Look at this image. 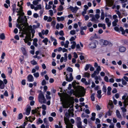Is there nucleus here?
I'll return each instance as SVG.
<instances>
[{
    "label": "nucleus",
    "mask_w": 128,
    "mask_h": 128,
    "mask_svg": "<svg viewBox=\"0 0 128 128\" xmlns=\"http://www.w3.org/2000/svg\"><path fill=\"white\" fill-rule=\"evenodd\" d=\"M100 43L105 46H106L108 45L109 46H112V44L110 42H108L107 40L101 39L100 40Z\"/></svg>",
    "instance_id": "nucleus-1"
},
{
    "label": "nucleus",
    "mask_w": 128,
    "mask_h": 128,
    "mask_svg": "<svg viewBox=\"0 0 128 128\" xmlns=\"http://www.w3.org/2000/svg\"><path fill=\"white\" fill-rule=\"evenodd\" d=\"M28 29L31 31V32L32 34V38H33L34 36V34L35 32V30L34 29L32 28V27L31 25L29 26H28Z\"/></svg>",
    "instance_id": "nucleus-2"
},
{
    "label": "nucleus",
    "mask_w": 128,
    "mask_h": 128,
    "mask_svg": "<svg viewBox=\"0 0 128 128\" xmlns=\"http://www.w3.org/2000/svg\"><path fill=\"white\" fill-rule=\"evenodd\" d=\"M26 16H24V18H21L20 19L21 23L26 24L27 25H28V23L27 22V19Z\"/></svg>",
    "instance_id": "nucleus-3"
},
{
    "label": "nucleus",
    "mask_w": 128,
    "mask_h": 128,
    "mask_svg": "<svg viewBox=\"0 0 128 128\" xmlns=\"http://www.w3.org/2000/svg\"><path fill=\"white\" fill-rule=\"evenodd\" d=\"M70 77L69 78H68L67 74L66 75V80L68 82L72 81L73 79V78L72 76V73H70Z\"/></svg>",
    "instance_id": "nucleus-4"
},
{
    "label": "nucleus",
    "mask_w": 128,
    "mask_h": 128,
    "mask_svg": "<svg viewBox=\"0 0 128 128\" xmlns=\"http://www.w3.org/2000/svg\"><path fill=\"white\" fill-rule=\"evenodd\" d=\"M44 94H40L38 96V98L39 102L42 104V100L44 99Z\"/></svg>",
    "instance_id": "nucleus-5"
},
{
    "label": "nucleus",
    "mask_w": 128,
    "mask_h": 128,
    "mask_svg": "<svg viewBox=\"0 0 128 128\" xmlns=\"http://www.w3.org/2000/svg\"><path fill=\"white\" fill-rule=\"evenodd\" d=\"M70 10L72 11V12H76L77 10L78 9V8L77 6H76L74 8L73 6H70L69 8Z\"/></svg>",
    "instance_id": "nucleus-6"
},
{
    "label": "nucleus",
    "mask_w": 128,
    "mask_h": 128,
    "mask_svg": "<svg viewBox=\"0 0 128 128\" xmlns=\"http://www.w3.org/2000/svg\"><path fill=\"white\" fill-rule=\"evenodd\" d=\"M126 49V48L124 46H120L119 47V50L120 52H124Z\"/></svg>",
    "instance_id": "nucleus-7"
},
{
    "label": "nucleus",
    "mask_w": 128,
    "mask_h": 128,
    "mask_svg": "<svg viewBox=\"0 0 128 128\" xmlns=\"http://www.w3.org/2000/svg\"><path fill=\"white\" fill-rule=\"evenodd\" d=\"M28 79L29 82H32L34 81V78L31 74H30L28 76Z\"/></svg>",
    "instance_id": "nucleus-8"
},
{
    "label": "nucleus",
    "mask_w": 128,
    "mask_h": 128,
    "mask_svg": "<svg viewBox=\"0 0 128 128\" xmlns=\"http://www.w3.org/2000/svg\"><path fill=\"white\" fill-rule=\"evenodd\" d=\"M21 49L23 54L24 56H28L27 53L25 48H24L22 47Z\"/></svg>",
    "instance_id": "nucleus-9"
},
{
    "label": "nucleus",
    "mask_w": 128,
    "mask_h": 128,
    "mask_svg": "<svg viewBox=\"0 0 128 128\" xmlns=\"http://www.w3.org/2000/svg\"><path fill=\"white\" fill-rule=\"evenodd\" d=\"M89 46H90V48L92 49L96 48V43L94 42L91 43L89 44Z\"/></svg>",
    "instance_id": "nucleus-10"
},
{
    "label": "nucleus",
    "mask_w": 128,
    "mask_h": 128,
    "mask_svg": "<svg viewBox=\"0 0 128 128\" xmlns=\"http://www.w3.org/2000/svg\"><path fill=\"white\" fill-rule=\"evenodd\" d=\"M16 27L18 28L19 29L22 30L26 31V29L24 28H23V26H21L19 24H17L16 25Z\"/></svg>",
    "instance_id": "nucleus-11"
},
{
    "label": "nucleus",
    "mask_w": 128,
    "mask_h": 128,
    "mask_svg": "<svg viewBox=\"0 0 128 128\" xmlns=\"http://www.w3.org/2000/svg\"><path fill=\"white\" fill-rule=\"evenodd\" d=\"M116 115L118 118H122V116L118 110H117L116 111Z\"/></svg>",
    "instance_id": "nucleus-12"
},
{
    "label": "nucleus",
    "mask_w": 128,
    "mask_h": 128,
    "mask_svg": "<svg viewBox=\"0 0 128 128\" xmlns=\"http://www.w3.org/2000/svg\"><path fill=\"white\" fill-rule=\"evenodd\" d=\"M31 108L30 106H29L27 108L26 111V114L27 115H28L30 112Z\"/></svg>",
    "instance_id": "nucleus-13"
},
{
    "label": "nucleus",
    "mask_w": 128,
    "mask_h": 128,
    "mask_svg": "<svg viewBox=\"0 0 128 128\" xmlns=\"http://www.w3.org/2000/svg\"><path fill=\"white\" fill-rule=\"evenodd\" d=\"M4 87V85L3 82L1 80H0V88L1 89H3Z\"/></svg>",
    "instance_id": "nucleus-14"
},
{
    "label": "nucleus",
    "mask_w": 128,
    "mask_h": 128,
    "mask_svg": "<svg viewBox=\"0 0 128 128\" xmlns=\"http://www.w3.org/2000/svg\"><path fill=\"white\" fill-rule=\"evenodd\" d=\"M71 44L73 43L72 44L71 46V48L72 49H74L76 47V42L74 41H73L72 42H70Z\"/></svg>",
    "instance_id": "nucleus-15"
},
{
    "label": "nucleus",
    "mask_w": 128,
    "mask_h": 128,
    "mask_svg": "<svg viewBox=\"0 0 128 128\" xmlns=\"http://www.w3.org/2000/svg\"><path fill=\"white\" fill-rule=\"evenodd\" d=\"M57 19L58 22H60L61 21H63L64 19V18L63 16H61L60 17H58Z\"/></svg>",
    "instance_id": "nucleus-16"
},
{
    "label": "nucleus",
    "mask_w": 128,
    "mask_h": 128,
    "mask_svg": "<svg viewBox=\"0 0 128 128\" xmlns=\"http://www.w3.org/2000/svg\"><path fill=\"white\" fill-rule=\"evenodd\" d=\"M5 38L4 34V33H2L0 35V38L2 40H4Z\"/></svg>",
    "instance_id": "nucleus-17"
},
{
    "label": "nucleus",
    "mask_w": 128,
    "mask_h": 128,
    "mask_svg": "<svg viewBox=\"0 0 128 128\" xmlns=\"http://www.w3.org/2000/svg\"><path fill=\"white\" fill-rule=\"evenodd\" d=\"M77 126L78 128H82V122H78L77 123Z\"/></svg>",
    "instance_id": "nucleus-18"
},
{
    "label": "nucleus",
    "mask_w": 128,
    "mask_h": 128,
    "mask_svg": "<svg viewBox=\"0 0 128 128\" xmlns=\"http://www.w3.org/2000/svg\"><path fill=\"white\" fill-rule=\"evenodd\" d=\"M101 70V68L100 66H98L96 69V72L97 74L99 73L100 71Z\"/></svg>",
    "instance_id": "nucleus-19"
},
{
    "label": "nucleus",
    "mask_w": 128,
    "mask_h": 128,
    "mask_svg": "<svg viewBox=\"0 0 128 128\" xmlns=\"http://www.w3.org/2000/svg\"><path fill=\"white\" fill-rule=\"evenodd\" d=\"M84 74V77H86L87 78H89L90 77V74L88 72H85Z\"/></svg>",
    "instance_id": "nucleus-20"
},
{
    "label": "nucleus",
    "mask_w": 128,
    "mask_h": 128,
    "mask_svg": "<svg viewBox=\"0 0 128 128\" xmlns=\"http://www.w3.org/2000/svg\"><path fill=\"white\" fill-rule=\"evenodd\" d=\"M95 95V93H93L90 96V98L92 100V101H94L95 100V97L94 96Z\"/></svg>",
    "instance_id": "nucleus-21"
},
{
    "label": "nucleus",
    "mask_w": 128,
    "mask_h": 128,
    "mask_svg": "<svg viewBox=\"0 0 128 128\" xmlns=\"http://www.w3.org/2000/svg\"><path fill=\"white\" fill-rule=\"evenodd\" d=\"M65 66V65L64 64H63L62 65H60V68L58 67V68L59 70H62V68H64Z\"/></svg>",
    "instance_id": "nucleus-22"
},
{
    "label": "nucleus",
    "mask_w": 128,
    "mask_h": 128,
    "mask_svg": "<svg viewBox=\"0 0 128 128\" xmlns=\"http://www.w3.org/2000/svg\"><path fill=\"white\" fill-rule=\"evenodd\" d=\"M63 7L62 6L60 5L59 6V7L58 8V10L59 11H61L63 10Z\"/></svg>",
    "instance_id": "nucleus-23"
},
{
    "label": "nucleus",
    "mask_w": 128,
    "mask_h": 128,
    "mask_svg": "<svg viewBox=\"0 0 128 128\" xmlns=\"http://www.w3.org/2000/svg\"><path fill=\"white\" fill-rule=\"evenodd\" d=\"M90 66V64H87L84 68V70L85 71L89 69V67Z\"/></svg>",
    "instance_id": "nucleus-24"
},
{
    "label": "nucleus",
    "mask_w": 128,
    "mask_h": 128,
    "mask_svg": "<svg viewBox=\"0 0 128 128\" xmlns=\"http://www.w3.org/2000/svg\"><path fill=\"white\" fill-rule=\"evenodd\" d=\"M37 110L36 108L35 109V110H32L31 113L32 114H34V116H35V114L37 113Z\"/></svg>",
    "instance_id": "nucleus-25"
},
{
    "label": "nucleus",
    "mask_w": 128,
    "mask_h": 128,
    "mask_svg": "<svg viewBox=\"0 0 128 128\" xmlns=\"http://www.w3.org/2000/svg\"><path fill=\"white\" fill-rule=\"evenodd\" d=\"M46 6H45V8L46 10H49L52 8V6H50V5H48V7L47 8V6H48V5L46 3Z\"/></svg>",
    "instance_id": "nucleus-26"
},
{
    "label": "nucleus",
    "mask_w": 128,
    "mask_h": 128,
    "mask_svg": "<svg viewBox=\"0 0 128 128\" xmlns=\"http://www.w3.org/2000/svg\"><path fill=\"white\" fill-rule=\"evenodd\" d=\"M30 63L33 65H35L37 64V62L35 60H33L30 61Z\"/></svg>",
    "instance_id": "nucleus-27"
},
{
    "label": "nucleus",
    "mask_w": 128,
    "mask_h": 128,
    "mask_svg": "<svg viewBox=\"0 0 128 128\" xmlns=\"http://www.w3.org/2000/svg\"><path fill=\"white\" fill-rule=\"evenodd\" d=\"M104 18V13L103 12H102L101 13L100 18L101 20H103Z\"/></svg>",
    "instance_id": "nucleus-28"
},
{
    "label": "nucleus",
    "mask_w": 128,
    "mask_h": 128,
    "mask_svg": "<svg viewBox=\"0 0 128 128\" xmlns=\"http://www.w3.org/2000/svg\"><path fill=\"white\" fill-rule=\"evenodd\" d=\"M66 70L69 72H72L73 71L72 68L70 67H68L66 69Z\"/></svg>",
    "instance_id": "nucleus-29"
},
{
    "label": "nucleus",
    "mask_w": 128,
    "mask_h": 128,
    "mask_svg": "<svg viewBox=\"0 0 128 128\" xmlns=\"http://www.w3.org/2000/svg\"><path fill=\"white\" fill-rule=\"evenodd\" d=\"M23 117V116L22 114V113H20L19 114L18 118L19 119H22Z\"/></svg>",
    "instance_id": "nucleus-30"
},
{
    "label": "nucleus",
    "mask_w": 128,
    "mask_h": 128,
    "mask_svg": "<svg viewBox=\"0 0 128 128\" xmlns=\"http://www.w3.org/2000/svg\"><path fill=\"white\" fill-rule=\"evenodd\" d=\"M8 71L9 73L12 74V69L10 67L8 68Z\"/></svg>",
    "instance_id": "nucleus-31"
},
{
    "label": "nucleus",
    "mask_w": 128,
    "mask_h": 128,
    "mask_svg": "<svg viewBox=\"0 0 128 128\" xmlns=\"http://www.w3.org/2000/svg\"><path fill=\"white\" fill-rule=\"evenodd\" d=\"M102 91L104 93H106V86L104 85L102 88Z\"/></svg>",
    "instance_id": "nucleus-32"
},
{
    "label": "nucleus",
    "mask_w": 128,
    "mask_h": 128,
    "mask_svg": "<svg viewBox=\"0 0 128 128\" xmlns=\"http://www.w3.org/2000/svg\"><path fill=\"white\" fill-rule=\"evenodd\" d=\"M21 18H22V17L21 16H19L18 17V18L17 20V21L19 23H21L20 19Z\"/></svg>",
    "instance_id": "nucleus-33"
},
{
    "label": "nucleus",
    "mask_w": 128,
    "mask_h": 128,
    "mask_svg": "<svg viewBox=\"0 0 128 128\" xmlns=\"http://www.w3.org/2000/svg\"><path fill=\"white\" fill-rule=\"evenodd\" d=\"M34 76L36 78H38L39 76V74L38 72L34 73L33 74Z\"/></svg>",
    "instance_id": "nucleus-34"
},
{
    "label": "nucleus",
    "mask_w": 128,
    "mask_h": 128,
    "mask_svg": "<svg viewBox=\"0 0 128 128\" xmlns=\"http://www.w3.org/2000/svg\"><path fill=\"white\" fill-rule=\"evenodd\" d=\"M122 84L123 85H126L127 83L123 79H122Z\"/></svg>",
    "instance_id": "nucleus-35"
},
{
    "label": "nucleus",
    "mask_w": 128,
    "mask_h": 128,
    "mask_svg": "<svg viewBox=\"0 0 128 128\" xmlns=\"http://www.w3.org/2000/svg\"><path fill=\"white\" fill-rule=\"evenodd\" d=\"M64 61L66 62L67 60V56L66 53H65L64 54Z\"/></svg>",
    "instance_id": "nucleus-36"
},
{
    "label": "nucleus",
    "mask_w": 128,
    "mask_h": 128,
    "mask_svg": "<svg viewBox=\"0 0 128 128\" xmlns=\"http://www.w3.org/2000/svg\"><path fill=\"white\" fill-rule=\"evenodd\" d=\"M97 74L96 72V71H95L92 74L91 76L92 78H94L95 77V76H96V74Z\"/></svg>",
    "instance_id": "nucleus-37"
},
{
    "label": "nucleus",
    "mask_w": 128,
    "mask_h": 128,
    "mask_svg": "<svg viewBox=\"0 0 128 128\" xmlns=\"http://www.w3.org/2000/svg\"><path fill=\"white\" fill-rule=\"evenodd\" d=\"M76 33V31L74 30H71L70 32V34L72 35Z\"/></svg>",
    "instance_id": "nucleus-38"
},
{
    "label": "nucleus",
    "mask_w": 128,
    "mask_h": 128,
    "mask_svg": "<svg viewBox=\"0 0 128 128\" xmlns=\"http://www.w3.org/2000/svg\"><path fill=\"white\" fill-rule=\"evenodd\" d=\"M87 27L86 26H85L84 27L82 26L80 28V29L83 30H86L87 29Z\"/></svg>",
    "instance_id": "nucleus-39"
},
{
    "label": "nucleus",
    "mask_w": 128,
    "mask_h": 128,
    "mask_svg": "<svg viewBox=\"0 0 128 128\" xmlns=\"http://www.w3.org/2000/svg\"><path fill=\"white\" fill-rule=\"evenodd\" d=\"M42 84V86H44L46 84V82L45 80L44 79L43 80L41 83Z\"/></svg>",
    "instance_id": "nucleus-40"
},
{
    "label": "nucleus",
    "mask_w": 128,
    "mask_h": 128,
    "mask_svg": "<svg viewBox=\"0 0 128 128\" xmlns=\"http://www.w3.org/2000/svg\"><path fill=\"white\" fill-rule=\"evenodd\" d=\"M74 90L72 89L70 90L69 92H68L69 93L70 95L71 96L72 95V94L74 93Z\"/></svg>",
    "instance_id": "nucleus-41"
},
{
    "label": "nucleus",
    "mask_w": 128,
    "mask_h": 128,
    "mask_svg": "<svg viewBox=\"0 0 128 128\" xmlns=\"http://www.w3.org/2000/svg\"><path fill=\"white\" fill-rule=\"evenodd\" d=\"M104 80L106 82H108V77L107 76H106L104 77Z\"/></svg>",
    "instance_id": "nucleus-42"
},
{
    "label": "nucleus",
    "mask_w": 128,
    "mask_h": 128,
    "mask_svg": "<svg viewBox=\"0 0 128 128\" xmlns=\"http://www.w3.org/2000/svg\"><path fill=\"white\" fill-rule=\"evenodd\" d=\"M12 10H16V4H14L12 5Z\"/></svg>",
    "instance_id": "nucleus-43"
},
{
    "label": "nucleus",
    "mask_w": 128,
    "mask_h": 128,
    "mask_svg": "<svg viewBox=\"0 0 128 128\" xmlns=\"http://www.w3.org/2000/svg\"><path fill=\"white\" fill-rule=\"evenodd\" d=\"M59 34L60 36H63L64 35V33L63 30H61L59 32Z\"/></svg>",
    "instance_id": "nucleus-44"
},
{
    "label": "nucleus",
    "mask_w": 128,
    "mask_h": 128,
    "mask_svg": "<svg viewBox=\"0 0 128 128\" xmlns=\"http://www.w3.org/2000/svg\"><path fill=\"white\" fill-rule=\"evenodd\" d=\"M121 109L123 112H124L126 111V109L125 107H122Z\"/></svg>",
    "instance_id": "nucleus-45"
},
{
    "label": "nucleus",
    "mask_w": 128,
    "mask_h": 128,
    "mask_svg": "<svg viewBox=\"0 0 128 128\" xmlns=\"http://www.w3.org/2000/svg\"><path fill=\"white\" fill-rule=\"evenodd\" d=\"M48 42V40L47 38H45L44 40L42 41V42L43 43H45L47 42Z\"/></svg>",
    "instance_id": "nucleus-46"
},
{
    "label": "nucleus",
    "mask_w": 128,
    "mask_h": 128,
    "mask_svg": "<svg viewBox=\"0 0 128 128\" xmlns=\"http://www.w3.org/2000/svg\"><path fill=\"white\" fill-rule=\"evenodd\" d=\"M96 108L97 110H100L101 109V108H100V106L98 105H97L96 106Z\"/></svg>",
    "instance_id": "nucleus-47"
},
{
    "label": "nucleus",
    "mask_w": 128,
    "mask_h": 128,
    "mask_svg": "<svg viewBox=\"0 0 128 128\" xmlns=\"http://www.w3.org/2000/svg\"><path fill=\"white\" fill-rule=\"evenodd\" d=\"M32 3L34 5H36L38 3V2L36 0H34L33 1Z\"/></svg>",
    "instance_id": "nucleus-48"
},
{
    "label": "nucleus",
    "mask_w": 128,
    "mask_h": 128,
    "mask_svg": "<svg viewBox=\"0 0 128 128\" xmlns=\"http://www.w3.org/2000/svg\"><path fill=\"white\" fill-rule=\"evenodd\" d=\"M116 14L118 15L119 17L120 18L121 15V13L119 10H116Z\"/></svg>",
    "instance_id": "nucleus-49"
},
{
    "label": "nucleus",
    "mask_w": 128,
    "mask_h": 128,
    "mask_svg": "<svg viewBox=\"0 0 128 128\" xmlns=\"http://www.w3.org/2000/svg\"><path fill=\"white\" fill-rule=\"evenodd\" d=\"M56 24V22L54 20H53L51 22L52 25L53 26H54Z\"/></svg>",
    "instance_id": "nucleus-50"
},
{
    "label": "nucleus",
    "mask_w": 128,
    "mask_h": 128,
    "mask_svg": "<svg viewBox=\"0 0 128 128\" xmlns=\"http://www.w3.org/2000/svg\"><path fill=\"white\" fill-rule=\"evenodd\" d=\"M117 92V90L116 88H114L112 91V92L113 94L116 93Z\"/></svg>",
    "instance_id": "nucleus-51"
},
{
    "label": "nucleus",
    "mask_w": 128,
    "mask_h": 128,
    "mask_svg": "<svg viewBox=\"0 0 128 128\" xmlns=\"http://www.w3.org/2000/svg\"><path fill=\"white\" fill-rule=\"evenodd\" d=\"M14 38L18 40H19L20 39L19 36L18 35H16L14 37Z\"/></svg>",
    "instance_id": "nucleus-52"
},
{
    "label": "nucleus",
    "mask_w": 128,
    "mask_h": 128,
    "mask_svg": "<svg viewBox=\"0 0 128 128\" xmlns=\"http://www.w3.org/2000/svg\"><path fill=\"white\" fill-rule=\"evenodd\" d=\"M100 120L98 118H96V122L95 123L96 124H97L98 123H100Z\"/></svg>",
    "instance_id": "nucleus-53"
},
{
    "label": "nucleus",
    "mask_w": 128,
    "mask_h": 128,
    "mask_svg": "<svg viewBox=\"0 0 128 128\" xmlns=\"http://www.w3.org/2000/svg\"><path fill=\"white\" fill-rule=\"evenodd\" d=\"M76 78L78 80H80L81 78V76L80 75H77L76 76Z\"/></svg>",
    "instance_id": "nucleus-54"
},
{
    "label": "nucleus",
    "mask_w": 128,
    "mask_h": 128,
    "mask_svg": "<svg viewBox=\"0 0 128 128\" xmlns=\"http://www.w3.org/2000/svg\"><path fill=\"white\" fill-rule=\"evenodd\" d=\"M49 11L50 12V15L51 16H52L53 14V11L52 10H50Z\"/></svg>",
    "instance_id": "nucleus-55"
},
{
    "label": "nucleus",
    "mask_w": 128,
    "mask_h": 128,
    "mask_svg": "<svg viewBox=\"0 0 128 128\" xmlns=\"http://www.w3.org/2000/svg\"><path fill=\"white\" fill-rule=\"evenodd\" d=\"M113 98L114 99L113 102L114 103V104H116L117 103V100L114 98V97H113Z\"/></svg>",
    "instance_id": "nucleus-56"
},
{
    "label": "nucleus",
    "mask_w": 128,
    "mask_h": 128,
    "mask_svg": "<svg viewBox=\"0 0 128 128\" xmlns=\"http://www.w3.org/2000/svg\"><path fill=\"white\" fill-rule=\"evenodd\" d=\"M74 57L75 58H76L78 57V56L76 52H74Z\"/></svg>",
    "instance_id": "nucleus-57"
},
{
    "label": "nucleus",
    "mask_w": 128,
    "mask_h": 128,
    "mask_svg": "<svg viewBox=\"0 0 128 128\" xmlns=\"http://www.w3.org/2000/svg\"><path fill=\"white\" fill-rule=\"evenodd\" d=\"M5 56V54L4 52H3L1 56V58L2 59L4 58V56Z\"/></svg>",
    "instance_id": "nucleus-58"
},
{
    "label": "nucleus",
    "mask_w": 128,
    "mask_h": 128,
    "mask_svg": "<svg viewBox=\"0 0 128 128\" xmlns=\"http://www.w3.org/2000/svg\"><path fill=\"white\" fill-rule=\"evenodd\" d=\"M76 84H78L76 82V81L75 80H74L73 82H72V84L73 86H75L76 85Z\"/></svg>",
    "instance_id": "nucleus-59"
},
{
    "label": "nucleus",
    "mask_w": 128,
    "mask_h": 128,
    "mask_svg": "<svg viewBox=\"0 0 128 128\" xmlns=\"http://www.w3.org/2000/svg\"><path fill=\"white\" fill-rule=\"evenodd\" d=\"M4 95L6 96H8V94L7 90H6L4 93Z\"/></svg>",
    "instance_id": "nucleus-60"
},
{
    "label": "nucleus",
    "mask_w": 128,
    "mask_h": 128,
    "mask_svg": "<svg viewBox=\"0 0 128 128\" xmlns=\"http://www.w3.org/2000/svg\"><path fill=\"white\" fill-rule=\"evenodd\" d=\"M26 80H22V84L24 85L26 84Z\"/></svg>",
    "instance_id": "nucleus-61"
},
{
    "label": "nucleus",
    "mask_w": 128,
    "mask_h": 128,
    "mask_svg": "<svg viewBox=\"0 0 128 128\" xmlns=\"http://www.w3.org/2000/svg\"><path fill=\"white\" fill-rule=\"evenodd\" d=\"M92 24L91 23V22H89L87 24V26L88 27H90L92 26Z\"/></svg>",
    "instance_id": "nucleus-62"
},
{
    "label": "nucleus",
    "mask_w": 128,
    "mask_h": 128,
    "mask_svg": "<svg viewBox=\"0 0 128 128\" xmlns=\"http://www.w3.org/2000/svg\"><path fill=\"white\" fill-rule=\"evenodd\" d=\"M56 115V113L54 112H52L51 114V116L53 117L55 116Z\"/></svg>",
    "instance_id": "nucleus-63"
},
{
    "label": "nucleus",
    "mask_w": 128,
    "mask_h": 128,
    "mask_svg": "<svg viewBox=\"0 0 128 128\" xmlns=\"http://www.w3.org/2000/svg\"><path fill=\"white\" fill-rule=\"evenodd\" d=\"M37 7L38 10H40L42 8L40 4H38L37 5Z\"/></svg>",
    "instance_id": "nucleus-64"
}]
</instances>
